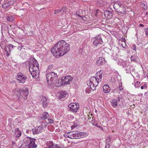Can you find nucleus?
I'll return each instance as SVG.
<instances>
[{
  "instance_id": "obj_1",
  "label": "nucleus",
  "mask_w": 148,
  "mask_h": 148,
  "mask_svg": "<svg viewBox=\"0 0 148 148\" xmlns=\"http://www.w3.org/2000/svg\"><path fill=\"white\" fill-rule=\"evenodd\" d=\"M69 44L64 40L59 41L51 49V52L55 56H61L67 53L70 50Z\"/></svg>"
},
{
  "instance_id": "obj_2",
  "label": "nucleus",
  "mask_w": 148,
  "mask_h": 148,
  "mask_svg": "<svg viewBox=\"0 0 148 148\" xmlns=\"http://www.w3.org/2000/svg\"><path fill=\"white\" fill-rule=\"evenodd\" d=\"M102 74V71L100 70L96 73V77L93 76L90 78V88L92 90L96 89V87L98 85L99 82L101 81Z\"/></svg>"
},
{
  "instance_id": "obj_3",
  "label": "nucleus",
  "mask_w": 148,
  "mask_h": 148,
  "mask_svg": "<svg viewBox=\"0 0 148 148\" xmlns=\"http://www.w3.org/2000/svg\"><path fill=\"white\" fill-rule=\"evenodd\" d=\"M39 64L37 60L35 59L34 63L30 65L29 67V71L32 77L37 79L39 76Z\"/></svg>"
},
{
  "instance_id": "obj_4",
  "label": "nucleus",
  "mask_w": 148,
  "mask_h": 148,
  "mask_svg": "<svg viewBox=\"0 0 148 148\" xmlns=\"http://www.w3.org/2000/svg\"><path fill=\"white\" fill-rule=\"evenodd\" d=\"M47 84L49 86L53 85L54 82L57 79V73L54 72H51L46 75Z\"/></svg>"
},
{
  "instance_id": "obj_5",
  "label": "nucleus",
  "mask_w": 148,
  "mask_h": 148,
  "mask_svg": "<svg viewBox=\"0 0 148 148\" xmlns=\"http://www.w3.org/2000/svg\"><path fill=\"white\" fill-rule=\"evenodd\" d=\"M66 137L67 136L71 139H77L82 138L84 136V133L79 132H73L67 134H64Z\"/></svg>"
},
{
  "instance_id": "obj_6",
  "label": "nucleus",
  "mask_w": 148,
  "mask_h": 148,
  "mask_svg": "<svg viewBox=\"0 0 148 148\" xmlns=\"http://www.w3.org/2000/svg\"><path fill=\"white\" fill-rule=\"evenodd\" d=\"M35 139L29 137H26L24 139L23 141L25 145L29 146L31 148H36L37 145L35 144Z\"/></svg>"
},
{
  "instance_id": "obj_7",
  "label": "nucleus",
  "mask_w": 148,
  "mask_h": 148,
  "mask_svg": "<svg viewBox=\"0 0 148 148\" xmlns=\"http://www.w3.org/2000/svg\"><path fill=\"white\" fill-rule=\"evenodd\" d=\"M69 110L74 113L77 112L79 108V104L77 103H70L68 106Z\"/></svg>"
},
{
  "instance_id": "obj_8",
  "label": "nucleus",
  "mask_w": 148,
  "mask_h": 148,
  "mask_svg": "<svg viewBox=\"0 0 148 148\" xmlns=\"http://www.w3.org/2000/svg\"><path fill=\"white\" fill-rule=\"evenodd\" d=\"M47 147L45 148H64V145L62 144H55L52 141L47 142L46 144Z\"/></svg>"
},
{
  "instance_id": "obj_9",
  "label": "nucleus",
  "mask_w": 148,
  "mask_h": 148,
  "mask_svg": "<svg viewBox=\"0 0 148 148\" xmlns=\"http://www.w3.org/2000/svg\"><path fill=\"white\" fill-rule=\"evenodd\" d=\"M17 80L18 82L23 84L25 82V80L27 79V77L21 73H18L16 76Z\"/></svg>"
},
{
  "instance_id": "obj_10",
  "label": "nucleus",
  "mask_w": 148,
  "mask_h": 148,
  "mask_svg": "<svg viewBox=\"0 0 148 148\" xmlns=\"http://www.w3.org/2000/svg\"><path fill=\"white\" fill-rule=\"evenodd\" d=\"M67 92L66 91H60L58 94V99L60 100L63 101L66 99L67 97Z\"/></svg>"
},
{
  "instance_id": "obj_11",
  "label": "nucleus",
  "mask_w": 148,
  "mask_h": 148,
  "mask_svg": "<svg viewBox=\"0 0 148 148\" xmlns=\"http://www.w3.org/2000/svg\"><path fill=\"white\" fill-rule=\"evenodd\" d=\"M18 92L21 93V96L25 99H27V96L28 94V90L27 88H26L20 90Z\"/></svg>"
},
{
  "instance_id": "obj_12",
  "label": "nucleus",
  "mask_w": 148,
  "mask_h": 148,
  "mask_svg": "<svg viewBox=\"0 0 148 148\" xmlns=\"http://www.w3.org/2000/svg\"><path fill=\"white\" fill-rule=\"evenodd\" d=\"M72 79L73 77L69 75L63 76L62 77V80L64 85L69 84Z\"/></svg>"
},
{
  "instance_id": "obj_13",
  "label": "nucleus",
  "mask_w": 148,
  "mask_h": 148,
  "mask_svg": "<svg viewBox=\"0 0 148 148\" xmlns=\"http://www.w3.org/2000/svg\"><path fill=\"white\" fill-rule=\"evenodd\" d=\"M43 128L42 125L37 126L32 130L34 134H37L43 131Z\"/></svg>"
},
{
  "instance_id": "obj_14",
  "label": "nucleus",
  "mask_w": 148,
  "mask_h": 148,
  "mask_svg": "<svg viewBox=\"0 0 148 148\" xmlns=\"http://www.w3.org/2000/svg\"><path fill=\"white\" fill-rule=\"evenodd\" d=\"M93 40V44L96 46L101 44L102 42V40L100 36H98L94 38Z\"/></svg>"
},
{
  "instance_id": "obj_15",
  "label": "nucleus",
  "mask_w": 148,
  "mask_h": 148,
  "mask_svg": "<svg viewBox=\"0 0 148 148\" xmlns=\"http://www.w3.org/2000/svg\"><path fill=\"white\" fill-rule=\"evenodd\" d=\"M124 91L123 88L122 86V84L121 83L119 84V86L113 91V92L116 95L120 94L121 92Z\"/></svg>"
},
{
  "instance_id": "obj_16",
  "label": "nucleus",
  "mask_w": 148,
  "mask_h": 148,
  "mask_svg": "<svg viewBox=\"0 0 148 148\" xmlns=\"http://www.w3.org/2000/svg\"><path fill=\"white\" fill-rule=\"evenodd\" d=\"M105 60L102 57H100L96 61L97 64L99 65H101L103 64L105 62Z\"/></svg>"
},
{
  "instance_id": "obj_17",
  "label": "nucleus",
  "mask_w": 148,
  "mask_h": 148,
  "mask_svg": "<svg viewBox=\"0 0 148 148\" xmlns=\"http://www.w3.org/2000/svg\"><path fill=\"white\" fill-rule=\"evenodd\" d=\"M104 14L105 16L108 18H111L112 16V12H110L108 10L105 11Z\"/></svg>"
},
{
  "instance_id": "obj_18",
  "label": "nucleus",
  "mask_w": 148,
  "mask_h": 148,
  "mask_svg": "<svg viewBox=\"0 0 148 148\" xmlns=\"http://www.w3.org/2000/svg\"><path fill=\"white\" fill-rule=\"evenodd\" d=\"M13 3V2L12 1H10L8 2L4 3L2 7L3 8L5 9L8 8Z\"/></svg>"
},
{
  "instance_id": "obj_19",
  "label": "nucleus",
  "mask_w": 148,
  "mask_h": 148,
  "mask_svg": "<svg viewBox=\"0 0 148 148\" xmlns=\"http://www.w3.org/2000/svg\"><path fill=\"white\" fill-rule=\"evenodd\" d=\"M103 90L105 93H108L110 91V89L108 85L105 84L103 86Z\"/></svg>"
},
{
  "instance_id": "obj_20",
  "label": "nucleus",
  "mask_w": 148,
  "mask_h": 148,
  "mask_svg": "<svg viewBox=\"0 0 148 148\" xmlns=\"http://www.w3.org/2000/svg\"><path fill=\"white\" fill-rule=\"evenodd\" d=\"M125 69L127 73H130L131 74V71H133L134 70H135V69H134L132 66H131L130 65L128 67H126Z\"/></svg>"
},
{
  "instance_id": "obj_21",
  "label": "nucleus",
  "mask_w": 148,
  "mask_h": 148,
  "mask_svg": "<svg viewBox=\"0 0 148 148\" xmlns=\"http://www.w3.org/2000/svg\"><path fill=\"white\" fill-rule=\"evenodd\" d=\"M14 47V46L12 44H10L7 45L6 47L5 50L7 53L11 52L12 49H13Z\"/></svg>"
},
{
  "instance_id": "obj_22",
  "label": "nucleus",
  "mask_w": 148,
  "mask_h": 148,
  "mask_svg": "<svg viewBox=\"0 0 148 148\" xmlns=\"http://www.w3.org/2000/svg\"><path fill=\"white\" fill-rule=\"evenodd\" d=\"M112 106L114 107H116L118 105V101L115 99L112 100L111 101Z\"/></svg>"
},
{
  "instance_id": "obj_23",
  "label": "nucleus",
  "mask_w": 148,
  "mask_h": 148,
  "mask_svg": "<svg viewBox=\"0 0 148 148\" xmlns=\"http://www.w3.org/2000/svg\"><path fill=\"white\" fill-rule=\"evenodd\" d=\"M47 99L45 97H43L42 101V105L43 107H46L48 105L47 102Z\"/></svg>"
},
{
  "instance_id": "obj_24",
  "label": "nucleus",
  "mask_w": 148,
  "mask_h": 148,
  "mask_svg": "<svg viewBox=\"0 0 148 148\" xmlns=\"http://www.w3.org/2000/svg\"><path fill=\"white\" fill-rule=\"evenodd\" d=\"M55 85L57 87H59L61 85H64L63 82H62V79H58L55 83Z\"/></svg>"
},
{
  "instance_id": "obj_25",
  "label": "nucleus",
  "mask_w": 148,
  "mask_h": 148,
  "mask_svg": "<svg viewBox=\"0 0 148 148\" xmlns=\"http://www.w3.org/2000/svg\"><path fill=\"white\" fill-rule=\"evenodd\" d=\"M49 115L47 112H44L41 116L42 119L44 120L45 121L48 118Z\"/></svg>"
},
{
  "instance_id": "obj_26",
  "label": "nucleus",
  "mask_w": 148,
  "mask_h": 148,
  "mask_svg": "<svg viewBox=\"0 0 148 148\" xmlns=\"http://www.w3.org/2000/svg\"><path fill=\"white\" fill-rule=\"evenodd\" d=\"M135 70H134L133 71L131 72V74L134 78H135L136 77H137L138 78H139V76L138 73H137L135 72Z\"/></svg>"
},
{
  "instance_id": "obj_27",
  "label": "nucleus",
  "mask_w": 148,
  "mask_h": 148,
  "mask_svg": "<svg viewBox=\"0 0 148 148\" xmlns=\"http://www.w3.org/2000/svg\"><path fill=\"white\" fill-rule=\"evenodd\" d=\"M15 133L16 134V136L17 137H20L21 134V132L18 129V128H16L15 129Z\"/></svg>"
},
{
  "instance_id": "obj_28",
  "label": "nucleus",
  "mask_w": 148,
  "mask_h": 148,
  "mask_svg": "<svg viewBox=\"0 0 148 148\" xmlns=\"http://www.w3.org/2000/svg\"><path fill=\"white\" fill-rule=\"evenodd\" d=\"M124 61H125L121 59H118L117 60V62L118 64L120 65H121L122 66Z\"/></svg>"
},
{
  "instance_id": "obj_29",
  "label": "nucleus",
  "mask_w": 148,
  "mask_h": 148,
  "mask_svg": "<svg viewBox=\"0 0 148 148\" xmlns=\"http://www.w3.org/2000/svg\"><path fill=\"white\" fill-rule=\"evenodd\" d=\"M129 65V62L125 61L122 66L124 69H125V68L128 67Z\"/></svg>"
},
{
  "instance_id": "obj_30",
  "label": "nucleus",
  "mask_w": 148,
  "mask_h": 148,
  "mask_svg": "<svg viewBox=\"0 0 148 148\" xmlns=\"http://www.w3.org/2000/svg\"><path fill=\"white\" fill-rule=\"evenodd\" d=\"M14 19V17L10 16H8L6 18L7 20L9 22H11L13 21Z\"/></svg>"
},
{
  "instance_id": "obj_31",
  "label": "nucleus",
  "mask_w": 148,
  "mask_h": 148,
  "mask_svg": "<svg viewBox=\"0 0 148 148\" xmlns=\"http://www.w3.org/2000/svg\"><path fill=\"white\" fill-rule=\"evenodd\" d=\"M46 123L47 124L52 123H53V119L48 118L45 120Z\"/></svg>"
},
{
  "instance_id": "obj_32",
  "label": "nucleus",
  "mask_w": 148,
  "mask_h": 148,
  "mask_svg": "<svg viewBox=\"0 0 148 148\" xmlns=\"http://www.w3.org/2000/svg\"><path fill=\"white\" fill-rule=\"evenodd\" d=\"M48 129L50 131L53 132L55 130L54 127L52 125L49 126L48 127Z\"/></svg>"
},
{
  "instance_id": "obj_33",
  "label": "nucleus",
  "mask_w": 148,
  "mask_h": 148,
  "mask_svg": "<svg viewBox=\"0 0 148 148\" xmlns=\"http://www.w3.org/2000/svg\"><path fill=\"white\" fill-rule=\"evenodd\" d=\"M30 146H28V145H25V143H24L22 144V145H21L20 147H18V148H31L30 147Z\"/></svg>"
},
{
  "instance_id": "obj_34",
  "label": "nucleus",
  "mask_w": 148,
  "mask_h": 148,
  "mask_svg": "<svg viewBox=\"0 0 148 148\" xmlns=\"http://www.w3.org/2000/svg\"><path fill=\"white\" fill-rule=\"evenodd\" d=\"M117 5L119 6L120 8H122V7H122V5L121 3H119V2L116 3H115L114 5V8H115V7H116V6Z\"/></svg>"
},
{
  "instance_id": "obj_35",
  "label": "nucleus",
  "mask_w": 148,
  "mask_h": 148,
  "mask_svg": "<svg viewBox=\"0 0 148 148\" xmlns=\"http://www.w3.org/2000/svg\"><path fill=\"white\" fill-rule=\"evenodd\" d=\"M92 120H93V119ZM93 120H92V123L93 125H95V126L101 129L102 130H103V128L101 126H100L98 123H97L96 124H95L93 123Z\"/></svg>"
},
{
  "instance_id": "obj_36",
  "label": "nucleus",
  "mask_w": 148,
  "mask_h": 148,
  "mask_svg": "<svg viewBox=\"0 0 148 148\" xmlns=\"http://www.w3.org/2000/svg\"><path fill=\"white\" fill-rule=\"evenodd\" d=\"M125 8L123 7L122 8H120L119 12L122 14H124L125 13Z\"/></svg>"
},
{
  "instance_id": "obj_37",
  "label": "nucleus",
  "mask_w": 148,
  "mask_h": 148,
  "mask_svg": "<svg viewBox=\"0 0 148 148\" xmlns=\"http://www.w3.org/2000/svg\"><path fill=\"white\" fill-rule=\"evenodd\" d=\"M140 83L138 81H137L134 84V86L136 88H138L140 87Z\"/></svg>"
},
{
  "instance_id": "obj_38",
  "label": "nucleus",
  "mask_w": 148,
  "mask_h": 148,
  "mask_svg": "<svg viewBox=\"0 0 148 148\" xmlns=\"http://www.w3.org/2000/svg\"><path fill=\"white\" fill-rule=\"evenodd\" d=\"M20 57L23 59H24L26 58V54L25 52H23L21 53L20 55Z\"/></svg>"
},
{
  "instance_id": "obj_39",
  "label": "nucleus",
  "mask_w": 148,
  "mask_h": 148,
  "mask_svg": "<svg viewBox=\"0 0 148 148\" xmlns=\"http://www.w3.org/2000/svg\"><path fill=\"white\" fill-rule=\"evenodd\" d=\"M136 57L134 55H132L130 57V59L132 61L135 62L136 61Z\"/></svg>"
},
{
  "instance_id": "obj_40",
  "label": "nucleus",
  "mask_w": 148,
  "mask_h": 148,
  "mask_svg": "<svg viewBox=\"0 0 148 148\" xmlns=\"http://www.w3.org/2000/svg\"><path fill=\"white\" fill-rule=\"evenodd\" d=\"M141 6L143 7L144 10H146L147 9V6L146 4L144 3H142L141 4Z\"/></svg>"
},
{
  "instance_id": "obj_41",
  "label": "nucleus",
  "mask_w": 148,
  "mask_h": 148,
  "mask_svg": "<svg viewBox=\"0 0 148 148\" xmlns=\"http://www.w3.org/2000/svg\"><path fill=\"white\" fill-rule=\"evenodd\" d=\"M147 85L146 83H145L143 86L141 87V89H146L147 88Z\"/></svg>"
},
{
  "instance_id": "obj_42",
  "label": "nucleus",
  "mask_w": 148,
  "mask_h": 148,
  "mask_svg": "<svg viewBox=\"0 0 148 148\" xmlns=\"http://www.w3.org/2000/svg\"><path fill=\"white\" fill-rule=\"evenodd\" d=\"M61 9H59L58 10H55L54 12V14H57L59 13L60 12H61Z\"/></svg>"
},
{
  "instance_id": "obj_43",
  "label": "nucleus",
  "mask_w": 148,
  "mask_h": 148,
  "mask_svg": "<svg viewBox=\"0 0 148 148\" xmlns=\"http://www.w3.org/2000/svg\"><path fill=\"white\" fill-rule=\"evenodd\" d=\"M122 98V97L121 94H120L118 95V97L117 98L118 101H120L121 99Z\"/></svg>"
},
{
  "instance_id": "obj_44",
  "label": "nucleus",
  "mask_w": 148,
  "mask_h": 148,
  "mask_svg": "<svg viewBox=\"0 0 148 148\" xmlns=\"http://www.w3.org/2000/svg\"><path fill=\"white\" fill-rule=\"evenodd\" d=\"M53 65H49L47 69L48 71H51L53 68Z\"/></svg>"
},
{
  "instance_id": "obj_45",
  "label": "nucleus",
  "mask_w": 148,
  "mask_h": 148,
  "mask_svg": "<svg viewBox=\"0 0 148 148\" xmlns=\"http://www.w3.org/2000/svg\"><path fill=\"white\" fill-rule=\"evenodd\" d=\"M90 88H87L85 90L86 92L88 93H89L91 92V90H90Z\"/></svg>"
},
{
  "instance_id": "obj_46",
  "label": "nucleus",
  "mask_w": 148,
  "mask_h": 148,
  "mask_svg": "<svg viewBox=\"0 0 148 148\" xmlns=\"http://www.w3.org/2000/svg\"><path fill=\"white\" fill-rule=\"evenodd\" d=\"M61 9V12H64L66 10V8L65 7H63Z\"/></svg>"
},
{
  "instance_id": "obj_47",
  "label": "nucleus",
  "mask_w": 148,
  "mask_h": 148,
  "mask_svg": "<svg viewBox=\"0 0 148 148\" xmlns=\"http://www.w3.org/2000/svg\"><path fill=\"white\" fill-rule=\"evenodd\" d=\"M145 34L146 35L148 36V28H147L145 31Z\"/></svg>"
},
{
  "instance_id": "obj_48",
  "label": "nucleus",
  "mask_w": 148,
  "mask_h": 148,
  "mask_svg": "<svg viewBox=\"0 0 148 148\" xmlns=\"http://www.w3.org/2000/svg\"><path fill=\"white\" fill-rule=\"evenodd\" d=\"M109 145L108 143L107 144V143H106V145L105 147V148H109Z\"/></svg>"
},
{
  "instance_id": "obj_49",
  "label": "nucleus",
  "mask_w": 148,
  "mask_h": 148,
  "mask_svg": "<svg viewBox=\"0 0 148 148\" xmlns=\"http://www.w3.org/2000/svg\"><path fill=\"white\" fill-rule=\"evenodd\" d=\"M79 12H76V15H77V16H79L80 17H81V16L79 15Z\"/></svg>"
},
{
  "instance_id": "obj_50",
  "label": "nucleus",
  "mask_w": 148,
  "mask_h": 148,
  "mask_svg": "<svg viewBox=\"0 0 148 148\" xmlns=\"http://www.w3.org/2000/svg\"><path fill=\"white\" fill-rule=\"evenodd\" d=\"M23 47L21 46H20L19 47H18V49H19L20 50H21V49H22Z\"/></svg>"
},
{
  "instance_id": "obj_51",
  "label": "nucleus",
  "mask_w": 148,
  "mask_h": 148,
  "mask_svg": "<svg viewBox=\"0 0 148 148\" xmlns=\"http://www.w3.org/2000/svg\"><path fill=\"white\" fill-rule=\"evenodd\" d=\"M139 27H144V25L143 24H139Z\"/></svg>"
},
{
  "instance_id": "obj_52",
  "label": "nucleus",
  "mask_w": 148,
  "mask_h": 148,
  "mask_svg": "<svg viewBox=\"0 0 148 148\" xmlns=\"http://www.w3.org/2000/svg\"><path fill=\"white\" fill-rule=\"evenodd\" d=\"M12 144L13 145H14L16 143V142L15 141H13L12 142Z\"/></svg>"
},
{
  "instance_id": "obj_53",
  "label": "nucleus",
  "mask_w": 148,
  "mask_h": 148,
  "mask_svg": "<svg viewBox=\"0 0 148 148\" xmlns=\"http://www.w3.org/2000/svg\"><path fill=\"white\" fill-rule=\"evenodd\" d=\"M7 53L6 56H7L8 57L9 55H10V54L7 53Z\"/></svg>"
},
{
  "instance_id": "obj_54",
  "label": "nucleus",
  "mask_w": 148,
  "mask_h": 148,
  "mask_svg": "<svg viewBox=\"0 0 148 148\" xmlns=\"http://www.w3.org/2000/svg\"><path fill=\"white\" fill-rule=\"evenodd\" d=\"M122 47H123V48H125V47L123 46H122Z\"/></svg>"
},
{
  "instance_id": "obj_55",
  "label": "nucleus",
  "mask_w": 148,
  "mask_h": 148,
  "mask_svg": "<svg viewBox=\"0 0 148 148\" xmlns=\"http://www.w3.org/2000/svg\"><path fill=\"white\" fill-rule=\"evenodd\" d=\"M123 39H124V40H125V38H123Z\"/></svg>"
}]
</instances>
